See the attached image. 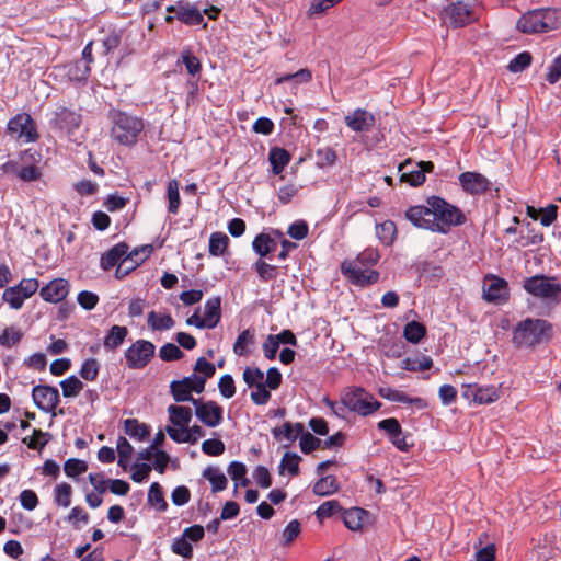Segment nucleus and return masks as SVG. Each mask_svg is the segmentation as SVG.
<instances>
[{"mask_svg": "<svg viewBox=\"0 0 561 561\" xmlns=\"http://www.w3.org/2000/svg\"><path fill=\"white\" fill-rule=\"evenodd\" d=\"M148 325L153 331L170 330L174 327L175 322L171 314H158L154 311L148 313Z\"/></svg>", "mask_w": 561, "mask_h": 561, "instance_id": "33", "label": "nucleus"}, {"mask_svg": "<svg viewBox=\"0 0 561 561\" xmlns=\"http://www.w3.org/2000/svg\"><path fill=\"white\" fill-rule=\"evenodd\" d=\"M67 76L71 81H85L90 75L91 68L83 60H75L66 66Z\"/></svg>", "mask_w": 561, "mask_h": 561, "instance_id": "32", "label": "nucleus"}, {"mask_svg": "<svg viewBox=\"0 0 561 561\" xmlns=\"http://www.w3.org/2000/svg\"><path fill=\"white\" fill-rule=\"evenodd\" d=\"M459 182L462 190L472 195L485 193L491 185L484 175L469 171L459 175Z\"/></svg>", "mask_w": 561, "mask_h": 561, "instance_id": "15", "label": "nucleus"}, {"mask_svg": "<svg viewBox=\"0 0 561 561\" xmlns=\"http://www.w3.org/2000/svg\"><path fill=\"white\" fill-rule=\"evenodd\" d=\"M88 469V465L84 460H80L77 458L68 459L64 465V471L66 476L70 478H76L79 474L85 472Z\"/></svg>", "mask_w": 561, "mask_h": 561, "instance_id": "54", "label": "nucleus"}, {"mask_svg": "<svg viewBox=\"0 0 561 561\" xmlns=\"http://www.w3.org/2000/svg\"><path fill=\"white\" fill-rule=\"evenodd\" d=\"M169 421L179 427H186L192 420L190 407L171 404L168 408Z\"/></svg>", "mask_w": 561, "mask_h": 561, "instance_id": "25", "label": "nucleus"}, {"mask_svg": "<svg viewBox=\"0 0 561 561\" xmlns=\"http://www.w3.org/2000/svg\"><path fill=\"white\" fill-rule=\"evenodd\" d=\"M182 62L184 64L186 71L192 77H196L201 75L202 65L199 59L194 56L190 50H184L181 54Z\"/></svg>", "mask_w": 561, "mask_h": 561, "instance_id": "51", "label": "nucleus"}, {"mask_svg": "<svg viewBox=\"0 0 561 561\" xmlns=\"http://www.w3.org/2000/svg\"><path fill=\"white\" fill-rule=\"evenodd\" d=\"M81 122L82 116L79 111L60 105L53 113L49 124L53 128L71 134L79 128Z\"/></svg>", "mask_w": 561, "mask_h": 561, "instance_id": "10", "label": "nucleus"}, {"mask_svg": "<svg viewBox=\"0 0 561 561\" xmlns=\"http://www.w3.org/2000/svg\"><path fill=\"white\" fill-rule=\"evenodd\" d=\"M32 399L36 408L43 412L51 413L53 416L64 415V409L56 411L60 402L59 390L48 385H37L32 389Z\"/></svg>", "mask_w": 561, "mask_h": 561, "instance_id": "8", "label": "nucleus"}, {"mask_svg": "<svg viewBox=\"0 0 561 561\" xmlns=\"http://www.w3.org/2000/svg\"><path fill=\"white\" fill-rule=\"evenodd\" d=\"M229 238L224 232H213L209 238V254L220 256L229 245Z\"/></svg>", "mask_w": 561, "mask_h": 561, "instance_id": "37", "label": "nucleus"}, {"mask_svg": "<svg viewBox=\"0 0 561 561\" xmlns=\"http://www.w3.org/2000/svg\"><path fill=\"white\" fill-rule=\"evenodd\" d=\"M523 287L548 306L556 307L561 302V284L554 277L534 275L524 280Z\"/></svg>", "mask_w": 561, "mask_h": 561, "instance_id": "5", "label": "nucleus"}, {"mask_svg": "<svg viewBox=\"0 0 561 561\" xmlns=\"http://www.w3.org/2000/svg\"><path fill=\"white\" fill-rule=\"evenodd\" d=\"M18 176L24 182H34L42 176L41 169L35 164H27L19 168Z\"/></svg>", "mask_w": 561, "mask_h": 561, "instance_id": "63", "label": "nucleus"}, {"mask_svg": "<svg viewBox=\"0 0 561 561\" xmlns=\"http://www.w3.org/2000/svg\"><path fill=\"white\" fill-rule=\"evenodd\" d=\"M156 346L147 340H137L124 353L130 369H144L153 358Z\"/></svg>", "mask_w": 561, "mask_h": 561, "instance_id": "9", "label": "nucleus"}, {"mask_svg": "<svg viewBox=\"0 0 561 561\" xmlns=\"http://www.w3.org/2000/svg\"><path fill=\"white\" fill-rule=\"evenodd\" d=\"M71 485L62 482L55 488V502L60 506L68 507L71 503Z\"/></svg>", "mask_w": 561, "mask_h": 561, "instance_id": "53", "label": "nucleus"}, {"mask_svg": "<svg viewBox=\"0 0 561 561\" xmlns=\"http://www.w3.org/2000/svg\"><path fill=\"white\" fill-rule=\"evenodd\" d=\"M5 131L12 139L22 144L35 142L39 139L35 121L25 112L10 118Z\"/></svg>", "mask_w": 561, "mask_h": 561, "instance_id": "6", "label": "nucleus"}, {"mask_svg": "<svg viewBox=\"0 0 561 561\" xmlns=\"http://www.w3.org/2000/svg\"><path fill=\"white\" fill-rule=\"evenodd\" d=\"M169 437L175 443H188L196 444L197 437H191L188 433H186V427L175 428L173 426H167L165 428Z\"/></svg>", "mask_w": 561, "mask_h": 561, "instance_id": "58", "label": "nucleus"}, {"mask_svg": "<svg viewBox=\"0 0 561 561\" xmlns=\"http://www.w3.org/2000/svg\"><path fill=\"white\" fill-rule=\"evenodd\" d=\"M340 490V483L335 476L321 477L312 486V492L318 496H329Z\"/></svg>", "mask_w": 561, "mask_h": 561, "instance_id": "24", "label": "nucleus"}, {"mask_svg": "<svg viewBox=\"0 0 561 561\" xmlns=\"http://www.w3.org/2000/svg\"><path fill=\"white\" fill-rule=\"evenodd\" d=\"M344 123L353 131L366 133L374 128L376 118L370 112L364 108H356L344 117Z\"/></svg>", "mask_w": 561, "mask_h": 561, "instance_id": "14", "label": "nucleus"}, {"mask_svg": "<svg viewBox=\"0 0 561 561\" xmlns=\"http://www.w3.org/2000/svg\"><path fill=\"white\" fill-rule=\"evenodd\" d=\"M343 404L347 410L367 416L380 409L381 402L374 399L364 388L346 389L342 392Z\"/></svg>", "mask_w": 561, "mask_h": 561, "instance_id": "7", "label": "nucleus"}, {"mask_svg": "<svg viewBox=\"0 0 561 561\" xmlns=\"http://www.w3.org/2000/svg\"><path fill=\"white\" fill-rule=\"evenodd\" d=\"M69 293V284L66 279L57 278L41 288V297L48 302H59Z\"/></svg>", "mask_w": 561, "mask_h": 561, "instance_id": "17", "label": "nucleus"}, {"mask_svg": "<svg viewBox=\"0 0 561 561\" xmlns=\"http://www.w3.org/2000/svg\"><path fill=\"white\" fill-rule=\"evenodd\" d=\"M129 247L125 242H119L111 248L106 253L101 256V267L104 271H110L125 257Z\"/></svg>", "mask_w": 561, "mask_h": 561, "instance_id": "20", "label": "nucleus"}, {"mask_svg": "<svg viewBox=\"0 0 561 561\" xmlns=\"http://www.w3.org/2000/svg\"><path fill=\"white\" fill-rule=\"evenodd\" d=\"M204 309V319L209 324V329L216 328L221 319V298L215 296L207 299Z\"/></svg>", "mask_w": 561, "mask_h": 561, "instance_id": "22", "label": "nucleus"}, {"mask_svg": "<svg viewBox=\"0 0 561 561\" xmlns=\"http://www.w3.org/2000/svg\"><path fill=\"white\" fill-rule=\"evenodd\" d=\"M533 57L530 53L523 51L516 55L508 64L507 69L511 72L517 73L524 71L527 67L530 66Z\"/></svg>", "mask_w": 561, "mask_h": 561, "instance_id": "50", "label": "nucleus"}, {"mask_svg": "<svg viewBox=\"0 0 561 561\" xmlns=\"http://www.w3.org/2000/svg\"><path fill=\"white\" fill-rule=\"evenodd\" d=\"M225 449L224 442L217 438L206 439L202 443V451L208 456H220Z\"/></svg>", "mask_w": 561, "mask_h": 561, "instance_id": "60", "label": "nucleus"}, {"mask_svg": "<svg viewBox=\"0 0 561 561\" xmlns=\"http://www.w3.org/2000/svg\"><path fill=\"white\" fill-rule=\"evenodd\" d=\"M426 335V327L419 321H410L403 329L404 339L413 344L419 343Z\"/></svg>", "mask_w": 561, "mask_h": 561, "instance_id": "35", "label": "nucleus"}, {"mask_svg": "<svg viewBox=\"0 0 561 561\" xmlns=\"http://www.w3.org/2000/svg\"><path fill=\"white\" fill-rule=\"evenodd\" d=\"M51 439V434L43 432L39 428H34L31 438L24 437L22 443L27 445L30 449L42 450Z\"/></svg>", "mask_w": 561, "mask_h": 561, "instance_id": "36", "label": "nucleus"}, {"mask_svg": "<svg viewBox=\"0 0 561 561\" xmlns=\"http://www.w3.org/2000/svg\"><path fill=\"white\" fill-rule=\"evenodd\" d=\"M322 444V440L309 432L301 435L299 446L305 455H309L318 449Z\"/></svg>", "mask_w": 561, "mask_h": 561, "instance_id": "57", "label": "nucleus"}, {"mask_svg": "<svg viewBox=\"0 0 561 561\" xmlns=\"http://www.w3.org/2000/svg\"><path fill=\"white\" fill-rule=\"evenodd\" d=\"M561 20L557 11L551 9L535 10L522 15L516 24L518 31L525 34L547 33L557 30Z\"/></svg>", "mask_w": 561, "mask_h": 561, "instance_id": "4", "label": "nucleus"}, {"mask_svg": "<svg viewBox=\"0 0 561 561\" xmlns=\"http://www.w3.org/2000/svg\"><path fill=\"white\" fill-rule=\"evenodd\" d=\"M471 11L461 1L451 3L440 12V19L445 24L453 27H462L470 22Z\"/></svg>", "mask_w": 561, "mask_h": 561, "instance_id": "13", "label": "nucleus"}, {"mask_svg": "<svg viewBox=\"0 0 561 561\" xmlns=\"http://www.w3.org/2000/svg\"><path fill=\"white\" fill-rule=\"evenodd\" d=\"M507 283L503 278L492 276L483 289V297L490 302H501L507 299Z\"/></svg>", "mask_w": 561, "mask_h": 561, "instance_id": "18", "label": "nucleus"}, {"mask_svg": "<svg viewBox=\"0 0 561 561\" xmlns=\"http://www.w3.org/2000/svg\"><path fill=\"white\" fill-rule=\"evenodd\" d=\"M341 272L343 275L347 276L354 285L365 286L363 280H365L367 276V270L362 268L356 261L345 260L341 264Z\"/></svg>", "mask_w": 561, "mask_h": 561, "instance_id": "23", "label": "nucleus"}, {"mask_svg": "<svg viewBox=\"0 0 561 561\" xmlns=\"http://www.w3.org/2000/svg\"><path fill=\"white\" fill-rule=\"evenodd\" d=\"M405 219L414 227L446 234L453 227L461 226L467 218L463 211L440 196H428L426 205H413L405 210Z\"/></svg>", "mask_w": 561, "mask_h": 561, "instance_id": "1", "label": "nucleus"}, {"mask_svg": "<svg viewBox=\"0 0 561 561\" xmlns=\"http://www.w3.org/2000/svg\"><path fill=\"white\" fill-rule=\"evenodd\" d=\"M22 337L23 333L20 330L14 327L5 328L0 334V345L10 348L20 343Z\"/></svg>", "mask_w": 561, "mask_h": 561, "instance_id": "47", "label": "nucleus"}, {"mask_svg": "<svg viewBox=\"0 0 561 561\" xmlns=\"http://www.w3.org/2000/svg\"><path fill=\"white\" fill-rule=\"evenodd\" d=\"M203 478L207 479L211 484V492L217 493L227 488L228 480L226 476L217 467H207L203 471Z\"/></svg>", "mask_w": 561, "mask_h": 561, "instance_id": "28", "label": "nucleus"}, {"mask_svg": "<svg viewBox=\"0 0 561 561\" xmlns=\"http://www.w3.org/2000/svg\"><path fill=\"white\" fill-rule=\"evenodd\" d=\"M2 299L13 309H20L26 299L16 286L9 287L3 291Z\"/></svg>", "mask_w": 561, "mask_h": 561, "instance_id": "52", "label": "nucleus"}, {"mask_svg": "<svg viewBox=\"0 0 561 561\" xmlns=\"http://www.w3.org/2000/svg\"><path fill=\"white\" fill-rule=\"evenodd\" d=\"M311 79L312 72L308 68H302L294 73H285L277 77L274 83L280 85L285 82H291L294 87H297L298 84L310 82Z\"/></svg>", "mask_w": 561, "mask_h": 561, "instance_id": "30", "label": "nucleus"}, {"mask_svg": "<svg viewBox=\"0 0 561 561\" xmlns=\"http://www.w3.org/2000/svg\"><path fill=\"white\" fill-rule=\"evenodd\" d=\"M148 503L154 506L159 512H164L168 508V503L164 499L162 488L158 482L151 483L149 488Z\"/></svg>", "mask_w": 561, "mask_h": 561, "instance_id": "39", "label": "nucleus"}, {"mask_svg": "<svg viewBox=\"0 0 561 561\" xmlns=\"http://www.w3.org/2000/svg\"><path fill=\"white\" fill-rule=\"evenodd\" d=\"M124 431L128 436L137 440H145L150 434L149 426L145 423H139L137 419L125 420Z\"/></svg>", "mask_w": 561, "mask_h": 561, "instance_id": "29", "label": "nucleus"}, {"mask_svg": "<svg viewBox=\"0 0 561 561\" xmlns=\"http://www.w3.org/2000/svg\"><path fill=\"white\" fill-rule=\"evenodd\" d=\"M397 234V227L392 220H385L376 225V236L385 245L393 243Z\"/></svg>", "mask_w": 561, "mask_h": 561, "instance_id": "34", "label": "nucleus"}, {"mask_svg": "<svg viewBox=\"0 0 561 561\" xmlns=\"http://www.w3.org/2000/svg\"><path fill=\"white\" fill-rule=\"evenodd\" d=\"M268 160L272 165L273 173L279 174L283 172L285 167L289 163L290 153L284 148L273 147L270 150Z\"/></svg>", "mask_w": 561, "mask_h": 561, "instance_id": "27", "label": "nucleus"}, {"mask_svg": "<svg viewBox=\"0 0 561 561\" xmlns=\"http://www.w3.org/2000/svg\"><path fill=\"white\" fill-rule=\"evenodd\" d=\"M253 270L256 272L259 278L265 283L274 280L277 277V266L267 263L263 259H259L253 264Z\"/></svg>", "mask_w": 561, "mask_h": 561, "instance_id": "38", "label": "nucleus"}, {"mask_svg": "<svg viewBox=\"0 0 561 561\" xmlns=\"http://www.w3.org/2000/svg\"><path fill=\"white\" fill-rule=\"evenodd\" d=\"M170 392L175 402H192L194 405L195 401H199L201 399H195L192 396V391L180 383L178 380H173L170 383Z\"/></svg>", "mask_w": 561, "mask_h": 561, "instance_id": "43", "label": "nucleus"}, {"mask_svg": "<svg viewBox=\"0 0 561 561\" xmlns=\"http://www.w3.org/2000/svg\"><path fill=\"white\" fill-rule=\"evenodd\" d=\"M553 336L552 324L543 319L526 318L513 329L512 343L516 348H533L548 343Z\"/></svg>", "mask_w": 561, "mask_h": 561, "instance_id": "2", "label": "nucleus"}, {"mask_svg": "<svg viewBox=\"0 0 561 561\" xmlns=\"http://www.w3.org/2000/svg\"><path fill=\"white\" fill-rule=\"evenodd\" d=\"M167 11L175 13L176 19L186 25H199L204 22L201 10L190 3L179 2L176 5L168 7Z\"/></svg>", "mask_w": 561, "mask_h": 561, "instance_id": "16", "label": "nucleus"}, {"mask_svg": "<svg viewBox=\"0 0 561 561\" xmlns=\"http://www.w3.org/2000/svg\"><path fill=\"white\" fill-rule=\"evenodd\" d=\"M432 366L433 360L426 355L405 357L401 362V368L409 371H424L432 368Z\"/></svg>", "mask_w": 561, "mask_h": 561, "instance_id": "31", "label": "nucleus"}, {"mask_svg": "<svg viewBox=\"0 0 561 561\" xmlns=\"http://www.w3.org/2000/svg\"><path fill=\"white\" fill-rule=\"evenodd\" d=\"M128 334L126 327L114 324L104 337L103 345L106 351H115L121 346Z\"/></svg>", "mask_w": 561, "mask_h": 561, "instance_id": "26", "label": "nucleus"}, {"mask_svg": "<svg viewBox=\"0 0 561 561\" xmlns=\"http://www.w3.org/2000/svg\"><path fill=\"white\" fill-rule=\"evenodd\" d=\"M171 550L173 553L181 556L184 559L193 558V547L183 536L173 539Z\"/></svg>", "mask_w": 561, "mask_h": 561, "instance_id": "48", "label": "nucleus"}, {"mask_svg": "<svg viewBox=\"0 0 561 561\" xmlns=\"http://www.w3.org/2000/svg\"><path fill=\"white\" fill-rule=\"evenodd\" d=\"M65 398L77 397L83 389L84 385L76 376H70L59 382Z\"/></svg>", "mask_w": 561, "mask_h": 561, "instance_id": "45", "label": "nucleus"}, {"mask_svg": "<svg viewBox=\"0 0 561 561\" xmlns=\"http://www.w3.org/2000/svg\"><path fill=\"white\" fill-rule=\"evenodd\" d=\"M184 353L173 343H165L159 351V357L164 362H173L183 358Z\"/></svg>", "mask_w": 561, "mask_h": 561, "instance_id": "55", "label": "nucleus"}, {"mask_svg": "<svg viewBox=\"0 0 561 561\" xmlns=\"http://www.w3.org/2000/svg\"><path fill=\"white\" fill-rule=\"evenodd\" d=\"M219 392L224 398L230 399L236 394L234 380L231 375H224L218 382Z\"/></svg>", "mask_w": 561, "mask_h": 561, "instance_id": "62", "label": "nucleus"}, {"mask_svg": "<svg viewBox=\"0 0 561 561\" xmlns=\"http://www.w3.org/2000/svg\"><path fill=\"white\" fill-rule=\"evenodd\" d=\"M380 255L378 250L368 248L360 252L354 261H356L359 266H369L375 265Z\"/></svg>", "mask_w": 561, "mask_h": 561, "instance_id": "64", "label": "nucleus"}, {"mask_svg": "<svg viewBox=\"0 0 561 561\" xmlns=\"http://www.w3.org/2000/svg\"><path fill=\"white\" fill-rule=\"evenodd\" d=\"M243 380L248 387L253 388L264 382V373L259 367H247L243 370Z\"/></svg>", "mask_w": 561, "mask_h": 561, "instance_id": "61", "label": "nucleus"}, {"mask_svg": "<svg viewBox=\"0 0 561 561\" xmlns=\"http://www.w3.org/2000/svg\"><path fill=\"white\" fill-rule=\"evenodd\" d=\"M108 117L112 123L111 137L123 146H133L144 130V121L119 110H111Z\"/></svg>", "mask_w": 561, "mask_h": 561, "instance_id": "3", "label": "nucleus"}, {"mask_svg": "<svg viewBox=\"0 0 561 561\" xmlns=\"http://www.w3.org/2000/svg\"><path fill=\"white\" fill-rule=\"evenodd\" d=\"M196 417L208 427L218 426L224 420V409L216 401L194 402Z\"/></svg>", "mask_w": 561, "mask_h": 561, "instance_id": "11", "label": "nucleus"}, {"mask_svg": "<svg viewBox=\"0 0 561 561\" xmlns=\"http://www.w3.org/2000/svg\"><path fill=\"white\" fill-rule=\"evenodd\" d=\"M316 157L319 168L332 167L337 159L335 150L331 147L319 148L316 151Z\"/></svg>", "mask_w": 561, "mask_h": 561, "instance_id": "49", "label": "nucleus"}, {"mask_svg": "<svg viewBox=\"0 0 561 561\" xmlns=\"http://www.w3.org/2000/svg\"><path fill=\"white\" fill-rule=\"evenodd\" d=\"M167 196L169 201L168 211L176 215L181 205V198L179 193V182L175 179L169 181Z\"/></svg>", "mask_w": 561, "mask_h": 561, "instance_id": "42", "label": "nucleus"}, {"mask_svg": "<svg viewBox=\"0 0 561 561\" xmlns=\"http://www.w3.org/2000/svg\"><path fill=\"white\" fill-rule=\"evenodd\" d=\"M343 507L340 505L339 501L331 500L322 503L317 510H316V516L319 520H322L324 518H330L336 513L342 512Z\"/></svg>", "mask_w": 561, "mask_h": 561, "instance_id": "46", "label": "nucleus"}, {"mask_svg": "<svg viewBox=\"0 0 561 561\" xmlns=\"http://www.w3.org/2000/svg\"><path fill=\"white\" fill-rule=\"evenodd\" d=\"M251 344H254V332L247 329L238 335L233 344L234 354L238 356H247L249 354L247 346Z\"/></svg>", "mask_w": 561, "mask_h": 561, "instance_id": "40", "label": "nucleus"}, {"mask_svg": "<svg viewBox=\"0 0 561 561\" xmlns=\"http://www.w3.org/2000/svg\"><path fill=\"white\" fill-rule=\"evenodd\" d=\"M368 512L360 507H352L343 511V523L351 530H360L364 525V518L368 516Z\"/></svg>", "mask_w": 561, "mask_h": 561, "instance_id": "21", "label": "nucleus"}, {"mask_svg": "<svg viewBox=\"0 0 561 561\" xmlns=\"http://www.w3.org/2000/svg\"><path fill=\"white\" fill-rule=\"evenodd\" d=\"M462 397L478 404H490L500 399L501 390L495 386L466 385Z\"/></svg>", "mask_w": 561, "mask_h": 561, "instance_id": "12", "label": "nucleus"}, {"mask_svg": "<svg viewBox=\"0 0 561 561\" xmlns=\"http://www.w3.org/2000/svg\"><path fill=\"white\" fill-rule=\"evenodd\" d=\"M216 373V366L208 362L205 357H198L194 365V374L205 377L206 379L211 378Z\"/></svg>", "mask_w": 561, "mask_h": 561, "instance_id": "59", "label": "nucleus"}, {"mask_svg": "<svg viewBox=\"0 0 561 561\" xmlns=\"http://www.w3.org/2000/svg\"><path fill=\"white\" fill-rule=\"evenodd\" d=\"M99 364L94 358L85 359L80 368V376L84 380L94 381L99 375Z\"/></svg>", "mask_w": 561, "mask_h": 561, "instance_id": "56", "label": "nucleus"}, {"mask_svg": "<svg viewBox=\"0 0 561 561\" xmlns=\"http://www.w3.org/2000/svg\"><path fill=\"white\" fill-rule=\"evenodd\" d=\"M117 453H118V466L126 470L128 466V460L134 453V447L123 436H119L117 439Z\"/></svg>", "mask_w": 561, "mask_h": 561, "instance_id": "44", "label": "nucleus"}, {"mask_svg": "<svg viewBox=\"0 0 561 561\" xmlns=\"http://www.w3.org/2000/svg\"><path fill=\"white\" fill-rule=\"evenodd\" d=\"M300 461L301 457L299 455L286 451L279 465V474H283L285 469H287L291 476H298Z\"/></svg>", "mask_w": 561, "mask_h": 561, "instance_id": "41", "label": "nucleus"}, {"mask_svg": "<svg viewBox=\"0 0 561 561\" xmlns=\"http://www.w3.org/2000/svg\"><path fill=\"white\" fill-rule=\"evenodd\" d=\"M252 249L260 259H271V254L277 249V241L271 234L261 232L253 239Z\"/></svg>", "mask_w": 561, "mask_h": 561, "instance_id": "19", "label": "nucleus"}]
</instances>
